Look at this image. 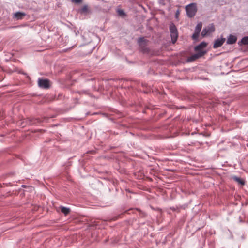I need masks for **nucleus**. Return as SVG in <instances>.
I'll return each mask as SVG.
<instances>
[{"instance_id": "nucleus-17", "label": "nucleus", "mask_w": 248, "mask_h": 248, "mask_svg": "<svg viewBox=\"0 0 248 248\" xmlns=\"http://www.w3.org/2000/svg\"><path fill=\"white\" fill-rule=\"evenodd\" d=\"M199 33H200L194 31V33L192 35V38L194 40H197L198 38Z\"/></svg>"}, {"instance_id": "nucleus-1", "label": "nucleus", "mask_w": 248, "mask_h": 248, "mask_svg": "<svg viewBox=\"0 0 248 248\" xmlns=\"http://www.w3.org/2000/svg\"><path fill=\"white\" fill-rule=\"evenodd\" d=\"M186 11L187 16L189 17H193L197 12V7L195 3H191L186 6Z\"/></svg>"}, {"instance_id": "nucleus-8", "label": "nucleus", "mask_w": 248, "mask_h": 248, "mask_svg": "<svg viewBox=\"0 0 248 248\" xmlns=\"http://www.w3.org/2000/svg\"><path fill=\"white\" fill-rule=\"evenodd\" d=\"M26 15V13L21 12H17L14 14V17L16 20H21Z\"/></svg>"}, {"instance_id": "nucleus-14", "label": "nucleus", "mask_w": 248, "mask_h": 248, "mask_svg": "<svg viewBox=\"0 0 248 248\" xmlns=\"http://www.w3.org/2000/svg\"><path fill=\"white\" fill-rule=\"evenodd\" d=\"M243 44L248 45V36L243 37L241 40Z\"/></svg>"}, {"instance_id": "nucleus-5", "label": "nucleus", "mask_w": 248, "mask_h": 248, "mask_svg": "<svg viewBox=\"0 0 248 248\" xmlns=\"http://www.w3.org/2000/svg\"><path fill=\"white\" fill-rule=\"evenodd\" d=\"M206 53V52H197L196 54H194L189 57L188 59V62H192L196 59L202 57Z\"/></svg>"}, {"instance_id": "nucleus-6", "label": "nucleus", "mask_w": 248, "mask_h": 248, "mask_svg": "<svg viewBox=\"0 0 248 248\" xmlns=\"http://www.w3.org/2000/svg\"><path fill=\"white\" fill-rule=\"evenodd\" d=\"M207 45V44L206 42H202L195 47L194 50L197 52H206L205 51L203 50V49Z\"/></svg>"}, {"instance_id": "nucleus-3", "label": "nucleus", "mask_w": 248, "mask_h": 248, "mask_svg": "<svg viewBox=\"0 0 248 248\" xmlns=\"http://www.w3.org/2000/svg\"><path fill=\"white\" fill-rule=\"evenodd\" d=\"M215 31V27L213 24H211L208 26L203 28L202 31L201 35L202 37H205L206 35L213 32Z\"/></svg>"}, {"instance_id": "nucleus-4", "label": "nucleus", "mask_w": 248, "mask_h": 248, "mask_svg": "<svg viewBox=\"0 0 248 248\" xmlns=\"http://www.w3.org/2000/svg\"><path fill=\"white\" fill-rule=\"evenodd\" d=\"M38 85L40 88L47 89L49 87V81L48 79L38 78Z\"/></svg>"}, {"instance_id": "nucleus-12", "label": "nucleus", "mask_w": 248, "mask_h": 248, "mask_svg": "<svg viewBox=\"0 0 248 248\" xmlns=\"http://www.w3.org/2000/svg\"><path fill=\"white\" fill-rule=\"evenodd\" d=\"M79 12L81 14H86L89 12L88 7L87 5H85L80 9Z\"/></svg>"}, {"instance_id": "nucleus-11", "label": "nucleus", "mask_w": 248, "mask_h": 248, "mask_svg": "<svg viewBox=\"0 0 248 248\" xmlns=\"http://www.w3.org/2000/svg\"><path fill=\"white\" fill-rule=\"evenodd\" d=\"M60 208L62 213L64 214L65 215H67L70 213V209L69 208L65 207L63 206H61Z\"/></svg>"}, {"instance_id": "nucleus-20", "label": "nucleus", "mask_w": 248, "mask_h": 248, "mask_svg": "<svg viewBox=\"0 0 248 248\" xmlns=\"http://www.w3.org/2000/svg\"><path fill=\"white\" fill-rule=\"evenodd\" d=\"M164 1L165 0H159V2L163 5H165Z\"/></svg>"}, {"instance_id": "nucleus-19", "label": "nucleus", "mask_w": 248, "mask_h": 248, "mask_svg": "<svg viewBox=\"0 0 248 248\" xmlns=\"http://www.w3.org/2000/svg\"><path fill=\"white\" fill-rule=\"evenodd\" d=\"M179 14H180V12H179V10H178L176 12V14H175V17L176 18H178V16H179Z\"/></svg>"}, {"instance_id": "nucleus-10", "label": "nucleus", "mask_w": 248, "mask_h": 248, "mask_svg": "<svg viewBox=\"0 0 248 248\" xmlns=\"http://www.w3.org/2000/svg\"><path fill=\"white\" fill-rule=\"evenodd\" d=\"M138 42L140 46L144 47L147 45V40L143 37H140L138 39Z\"/></svg>"}, {"instance_id": "nucleus-13", "label": "nucleus", "mask_w": 248, "mask_h": 248, "mask_svg": "<svg viewBox=\"0 0 248 248\" xmlns=\"http://www.w3.org/2000/svg\"><path fill=\"white\" fill-rule=\"evenodd\" d=\"M202 22L198 23L195 27V31L200 33L202 30Z\"/></svg>"}, {"instance_id": "nucleus-9", "label": "nucleus", "mask_w": 248, "mask_h": 248, "mask_svg": "<svg viewBox=\"0 0 248 248\" xmlns=\"http://www.w3.org/2000/svg\"><path fill=\"white\" fill-rule=\"evenodd\" d=\"M237 41V38L234 35H230L227 39V43L228 44H233Z\"/></svg>"}, {"instance_id": "nucleus-16", "label": "nucleus", "mask_w": 248, "mask_h": 248, "mask_svg": "<svg viewBox=\"0 0 248 248\" xmlns=\"http://www.w3.org/2000/svg\"><path fill=\"white\" fill-rule=\"evenodd\" d=\"M234 179L237 182H238L239 184L243 185H244V182L243 180H242L241 178H238V177H235Z\"/></svg>"}, {"instance_id": "nucleus-18", "label": "nucleus", "mask_w": 248, "mask_h": 248, "mask_svg": "<svg viewBox=\"0 0 248 248\" xmlns=\"http://www.w3.org/2000/svg\"><path fill=\"white\" fill-rule=\"evenodd\" d=\"M72 1L76 3H79L82 2V0H72Z\"/></svg>"}, {"instance_id": "nucleus-2", "label": "nucleus", "mask_w": 248, "mask_h": 248, "mask_svg": "<svg viewBox=\"0 0 248 248\" xmlns=\"http://www.w3.org/2000/svg\"><path fill=\"white\" fill-rule=\"evenodd\" d=\"M170 31L171 37L172 42L174 44L178 38L177 30L174 24L172 23L170 26Z\"/></svg>"}, {"instance_id": "nucleus-7", "label": "nucleus", "mask_w": 248, "mask_h": 248, "mask_svg": "<svg viewBox=\"0 0 248 248\" xmlns=\"http://www.w3.org/2000/svg\"><path fill=\"white\" fill-rule=\"evenodd\" d=\"M225 41V38L217 39L215 40L214 44L213 47L214 48H217L221 46Z\"/></svg>"}, {"instance_id": "nucleus-15", "label": "nucleus", "mask_w": 248, "mask_h": 248, "mask_svg": "<svg viewBox=\"0 0 248 248\" xmlns=\"http://www.w3.org/2000/svg\"><path fill=\"white\" fill-rule=\"evenodd\" d=\"M117 13L118 14V15L121 16H125V13H124V12L122 10V9H118L117 10Z\"/></svg>"}]
</instances>
